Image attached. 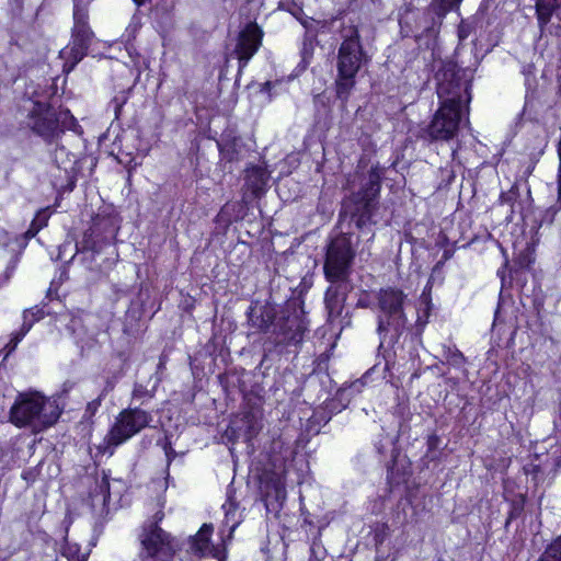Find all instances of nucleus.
<instances>
[{
    "mask_svg": "<svg viewBox=\"0 0 561 561\" xmlns=\"http://www.w3.org/2000/svg\"><path fill=\"white\" fill-rule=\"evenodd\" d=\"M436 81L440 106L431 124L422 129L420 137L430 141H447L458 131L462 108L471 100V83L456 80L453 65L437 70Z\"/></svg>",
    "mask_w": 561,
    "mask_h": 561,
    "instance_id": "obj_1",
    "label": "nucleus"
},
{
    "mask_svg": "<svg viewBox=\"0 0 561 561\" xmlns=\"http://www.w3.org/2000/svg\"><path fill=\"white\" fill-rule=\"evenodd\" d=\"M377 334L379 348L385 344H396L409 329V312L414 309L408 295L396 287L381 288L376 294Z\"/></svg>",
    "mask_w": 561,
    "mask_h": 561,
    "instance_id": "obj_2",
    "label": "nucleus"
},
{
    "mask_svg": "<svg viewBox=\"0 0 561 561\" xmlns=\"http://www.w3.org/2000/svg\"><path fill=\"white\" fill-rule=\"evenodd\" d=\"M61 411L57 399L46 398L38 391H25L18 393L9 420L16 427H30L39 433L54 425Z\"/></svg>",
    "mask_w": 561,
    "mask_h": 561,
    "instance_id": "obj_3",
    "label": "nucleus"
},
{
    "mask_svg": "<svg viewBox=\"0 0 561 561\" xmlns=\"http://www.w3.org/2000/svg\"><path fill=\"white\" fill-rule=\"evenodd\" d=\"M24 124L44 141L51 144L77 122L68 108H55L43 101H31Z\"/></svg>",
    "mask_w": 561,
    "mask_h": 561,
    "instance_id": "obj_4",
    "label": "nucleus"
},
{
    "mask_svg": "<svg viewBox=\"0 0 561 561\" xmlns=\"http://www.w3.org/2000/svg\"><path fill=\"white\" fill-rule=\"evenodd\" d=\"M474 33V21L461 20L457 30L459 43L455 50L454 60L444 61L438 70H444L447 65H453L455 79L471 83L481 59L477 53L476 39H472L470 45L465 44V41Z\"/></svg>",
    "mask_w": 561,
    "mask_h": 561,
    "instance_id": "obj_5",
    "label": "nucleus"
},
{
    "mask_svg": "<svg viewBox=\"0 0 561 561\" xmlns=\"http://www.w3.org/2000/svg\"><path fill=\"white\" fill-rule=\"evenodd\" d=\"M94 39V33L89 25L88 11L83 8L75 7L73 26L71 31V41L67 47L60 51V57L65 59L64 71L70 72L88 54L89 47Z\"/></svg>",
    "mask_w": 561,
    "mask_h": 561,
    "instance_id": "obj_6",
    "label": "nucleus"
},
{
    "mask_svg": "<svg viewBox=\"0 0 561 561\" xmlns=\"http://www.w3.org/2000/svg\"><path fill=\"white\" fill-rule=\"evenodd\" d=\"M340 28L342 43L337 53V72L357 75L369 60L363 49L358 28L353 23H340Z\"/></svg>",
    "mask_w": 561,
    "mask_h": 561,
    "instance_id": "obj_7",
    "label": "nucleus"
},
{
    "mask_svg": "<svg viewBox=\"0 0 561 561\" xmlns=\"http://www.w3.org/2000/svg\"><path fill=\"white\" fill-rule=\"evenodd\" d=\"M355 250L351 237L341 233L333 238L327 247L323 265L325 277L350 278Z\"/></svg>",
    "mask_w": 561,
    "mask_h": 561,
    "instance_id": "obj_8",
    "label": "nucleus"
},
{
    "mask_svg": "<svg viewBox=\"0 0 561 561\" xmlns=\"http://www.w3.org/2000/svg\"><path fill=\"white\" fill-rule=\"evenodd\" d=\"M152 416L139 408L123 410L112 425L106 442L108 446L117 447L147 427Z\"/></svg>",
    "mask_w": 561,
    "mask_h": 561,
    "instance_id": "obj_9",
    "label": "nucleus"
},
{
    "mask_svg": "<svg viewBox=\"0 0 561 561\" xmlns=\"http://www.w3.org/2000/svg\"><path fill=\"white\" fill-rule=\"evenodd\" d=\"M307 321L304 309L296 302H289L282 310V317L274 325L276 344H298L302 341Z\"/></svg>",
    "mask_w": 561,
    "mask_h": 561,
    "instance_id": "obj_10",
    "label": "nucleus"
},
{
    "mask_svg": "<svg viewBox=\"0 0 561 561\" xmlns=\"http://www.w3.org/2000/svg\"><path fill=\"white\" fill-rule=\"evenodd\" d=\"M164 514L158 512L154 515L156 523L145 531L141 543V558L144 561H170L175 552L176 545L157 523L163 518Z\"/></svg>",
    "mask_w": 561,
    "mask_h": 561,
    "instance_id": "obj_11",
    "label": "nucleus"
},
{
    "mask_svg": "<svg viewBox=\"0 0 561 561\" xmlns=\"http://www.w3.org/2000/svg\"><path fill=\"white\" fill-rule=\"evenodd\" d=\"M75 344L79 347L82 356L96 351L100 346L98 339L99 329L95 325V317L92 314L72 316L67 324Z\"/></svg>",
    "mask_w": 561,
    "mask_h": 561,
    "instance_id": "obj_12",
    "label": "nucleus"
},
{
    "mask_svg": "<svg viewBox=\"0 0 561 561\" xmlns=\"http://www.w3.org/2000/svg\"><path fill=\"white\" fill-rule=\"evenodd\" d=\"M264 33L255 22H249L234 38L230 56L239 64V72L248 65L251 58L262 46Z\"/></svg>",
    "mask_w": 561,
    "mask_h": 561,
    "instance_id": "obj_13",
    "label": "nucleus"
},
{
    "mask_svg": "<svg viewBox=\"0 0 561 561\" xmlns=\"http://www.w3.org/2000/svg\"><path fill=\"white\" fill-rule=\"evenodd\" d=\"M330 282L324 296V304L330 321L337 319L344 309L347 295L353 289L350 278L325 277Z\"/></svg>",
    "mask_w": 561,
    "mask_h": 561,
    "instance_id": "obj_14",
    "label": "nucleus"
},
{
    "mask_svg": "<svg viewBox=\"0 0 561 561\" xmlns=\"http://www.w3.org/2000/svg\"><path fill=\"white\" fill-rule=\"evenodd\" d=\"M344 206L350 208L351 217L360 233L367 236L368 240H371L374 238L373 226L376 224L373 220V216L377 208V203L350 198Z\"/></svg>",
    "mask_w": 561,
    "mask_h": 561,
    "instance_id": "obj_15",
    "label": "nucleus"
},
{
    "mask_svg": "<svg viewBox=\"0 0 561 561\" xmlns=\"http://www.w3.org/2000/svg\"><path fill=\"white\" fill-rule=\"evenodd\" d=\"M382 170L379 167H373L366 182L363 184L360 191L354 194L351 198L377 203V197L380 192Z\"/></svg>",
    "mask_w": 561,
    "mask_h": 561,
    "instance_id": "obj_16",
    "label": "nucleus"
},
{
    "mask_svg": "<svg viewBox=\"0 0 561 561\" xmlns=\"http://www.w3.org/2000/svg\"><path fill=\"white\" fill-rule=\"evenodd\" d=\"M248 324L251 329L260 332H267L271 328L274 329L276 322V312L272 307H263L257 312L255 308L250 307L248 312Z\"/></svg>",
    "mask_w": 561,
    "mask_h": 561,
    "instance_id": "obj_17",
    "label": "nucleus"
},
{
    "mask_svg": "<svg viewBox=\"0 0 561 561\" xmlns=\"http://www.w3.org/2000/svg\"><path fill=\"white\" fill-rule=\"evenodd\" d=\"M245 185L254 195L262 192L268 180V172L265 168L253 165L245 171Z\"/></svg>",
    "mask_w": 561,
    "mask_h": 561,
    "instance_id": "obj_18",
    "label": "nucleus"
},
{
    "mask_svg": "<svg viewBox=\"0 0 561 561\" xmlns=\"http://www.w3.org/2000/svg\"><path fill=\"white\" fill-rule=\"evenodd\" d=\"M101 247L92 239L91 234L84 233L81 242V248L77 247V253L81 252L82 261L87 264V267L91 271L100 268L99 264H94L95 256L100 253Z\"/></svg>",
    "mask_w": 561,
    "mask_h": 561,
    "instance_id": "obj_19",
    "label": "nucleus"
},
{
    "mask_svg": "<svg viewBox=\"0 0 561 561\" xmlns=\"http://www.w3.org/2000/svg\"><path fill=\"white\" fill-rule=\"evenodd\" d=\"M560 9L561 0H536V14L540 28H543Z\"/></svg>",
    "mask_w": 561,
    "mask_h": 561,
    "instance_id": "obj_20",
    "label": "nucleus"
},
{
    "mask_svg": "<svg viewBox=\"0 0 561 561\" xmlns=\"http://www.w3.org/2000/svg\"><path fill=\"white\" fill-rule=\"evenodd\" d=\"M340 23H345L342 19H332L330 21H319L314 19H305L301 21L302 26L306 30L305 37L316 39L320 34L319 27H330V30H340Z\"/></svg>",
    "mask_w": 561,
    "mask_h": 561,
    "instance_id": "obj_21",
    "label": "nucleus"
},
{
    "mask_svg": "<svg viewBox=\"0 0 561 561\" xmlns=\"http://www.w3.org/2000/svg\"><path fill=\"white\" fill-rule=\"evenodd\" d=\"M213 525L204 524L198 533L194 536L191 549L198 556H204L209 551L210 536L213 534Z\"/></svg>",
    "mask_w": 561,
    "mask_h": 561,
    "instance_id": "obj_22",
    "label": "nucleus"
},
{
    "mask_svg": "<svg viewBox=\"0 0 561 561\" xmlns=\"http://www.w3.org/2000/svg\"><path fill=\"white\" fill-rule=\"evenodd\" d=\"M355 77L354 73H339L337 79L335 81L336 85V96L342 103H345L348 100L351 91L355 85Z\"/></svg>",
    "mask_w": 561,
    "mask_h": 561,
    "instance_id": "obj_23",
    "label": "nucleus"
},
{
    "mask_svg": "<svg viewBox=\"0 0 561 561\" xmlns=\"http://www.w3.org/2000/svg\"><path fill=\"white\" fill-rule=\"evenodd\" d=\"M90 495L93 502L100 499L103 504H106V502L110 500V480L105 471H102L101 479L96 477L95 488L93 491H91Z\"/></svg>",
    "mask_w": 561,
    "mask_h": 561,
    "instance_id": "obj_24",
    "label": "nucleus"
},
{
    "mask_svg": "<svg viewBox=\"0 0 561 561\" xmlns=\"http://www.w3.org/2000/svg\"><path fill=\"white\" fill-rule=\"evenodd\" d=\"M49 219L48 208L41 209L35 215L34 219L31 222L30 228L24 232L23 238L25 242L34 238L41 229L47 226Z\"/></svg>",
    "mask_w": 561,
    "mask_h": 561,
    "instance_id": "obj_25",
    "label": "nucleus"
},
{
    "mask_svg": "<svg viewBox=\"0 0 561 561\" xmlns=\"http://www.w3.org/2000/svg\"><path fill=\"white\" fill-rule=\"evenodd\" d=\"M222 508L225 511L226 525H228L230 527V531H233L240 523V515L238 514V505L236 502L228 499V501L222 505Z\"/></svg>",
    "mask_w": 561,
    "mask_h": 561,
    "instance_id": "obj_26",
    "label": "nucleus"
},
{
    "mask_svg": "<svg viewBox=\"0 0 561 561\" xmlns=\"http://www.w3.org/2000/svg\"><path fill=\"white\" fill-rule=\"evenodd\" d=\"M461 1L462 0H433L430 10L442 19L447 12L458 8Z\"/></svg>",
    "mask_w": 561,
    "mask_h": 561,
    "instance_id": "obj_27",
    "label": "nucleus"
},
{
    "mask_svg": "<svg viewBox=\"0 0 561 561\" xmlns=\"http://www.w3.org/2000/svg\"><path fill=\"white\" fill-rule=\"evenodd\" d=\"M519 196L518 185L515 183L507 192H503L500 195L501 204H507L512 208V213L522 211L517 198Z\"/></svg>",
    "mask_w": 561,
    "mask_h": 561,
    "instance_id": "obj_28",
    "label": "nucleus"
},
{
    "mask_svg": "<svg viewBox=\"0 0 561 561\" xmlns=\"http://www.w3.org/2000/svg\"><path fill=\"white\" fill-rule=\"evenodd\" d=\"M538 561H561V538L556 539Z\"/></svg>",
    "mask_w": 561,
    "mask_h": 561,
    "instance_id": "obj_29",
    "label": "nucleus"
},
{
    "mask_svg": "<svg viewBox=\"0 0 561 561\" xmlns=\"http://www.w3.org/2000/svg\"><path fill=\"white\" fill-rule=\"evenodd\" d=\"M446 363L453 367L461 368L465 365L466 358L462 353L456 348L447 347L444 351Z\"/></svg>",
    "mask_w": 561,
    "mask_h": 561,
    "instance_id": "obj_30",
    "label": "nucleus"
},
{
    "mask_svg": "<svg viewBox=\"0 0 561 561\" xmlns=\"http://www.w3.org/2000/svg\"><path fill=\"white\" fill-rule=\"evenodd\" d=\"M46 312L43 307L35 306L33 308L26 309L23 312V322L31 323V328L33 324L45 317Z\"/></svg>",
    "mask_w": 561,
    "mask_h": 561,
    "instance_id": "obj_31",
    "label": "nucleus"
},
{
    "mask_svg": "<svg viewBox=\"0 0 561 561\" xmlns=\"http://www.w3.org/2000/svg\"><path fill=\"white\" fill-rule=\"evenodd\" d=\"M524 506H525V496L524 495H519L517 499L513 500L506 523L508 524L511 520L519 517L524 511Z\"/></svg>",
    "mask_w": 561,
    "mask_h": 561,
    "instance_id": "obj_32",
    "label": "nucleus"
},
{
    "mask_svg": "<svg viewBox=\"0 0 561 561\" xmlns=\"http://www.w3.org/2000/svg\"><path fill=\"white\" fill-rule=\"evenodd\" d=\"M31 330V323L23 322L20 331L12 334L11 341L8 344V347L10 348L9 352H12L15 350L18 344L22 341V339L25 336V334Z\"/></svg>",
    "mask_w": 561,
    "mask_h": 561,
    "instance_id": "obj_33",
    "label": "nucleus"
},
{
    "mask_svg": "<svg viewBox=\"0 0 561 561\" xmlns=\"http://www.w3.org/2000/svg\"><path fill=\"white\" fill-rule=\"evenodd\" d=\"M316 39L304 37L301 57L305 62H309L313 55Z\"/></svg>",
    "mask_w": 561,
    "mask_h": 561,
    "instance_id": "obj_34",
    "label": "nucleus"
},
{
    "mask_svg": "<svg viewBox=\"0 0 561 561\" xmlns=\"http://www.w3.org/2000/svg\"><path fill=\"white\" fill-rule=\"evenodd\" d=\"M126 101H127V95H126L125 92H119L111 101L110 106L113 107V111H114V114H115L116 118L119 117V113L122 111L123 105L126 103Z\"/></svg>",
    "mask_w": 561,
    "mask_h": 561,
    "instance_id": "obj_35",
    "label": "nucleus"
},
{
    "mask_svg": "<svg viewBox=\"0 0 561 561\" xmlns=\"http://www.w3.org/2000/svg\"><path fill=\"white\" fill-rule=\"evenodd\" d=\"M152 393L144 386V385H140V383H136L134 386V389H133V399L136 400V399H142V398H152Z\"/></svg>",
    "mask_w": 561,
    "mask_h": 561,
    "instance_id": "obj_36",
    "label": "nucleus"
},
{
    "mask_svg": "<svg viewBox=\"0 0 561 561\" xmlns=\"http://www.w3.org/2000/svg\"><path fill=\"white\" fill-rule=\"evenodd\" d=\"M244 422L248 424L244 437L247 440H250L254 435L257 434L260 427L252 422V419L249 415L245 416Z\"/></svg>",
    "mask_w": 561,
    "mask_h": 561,
    "instance_id": "obj_37",
    "label": "nucleus"
},
{
    "mask_svg": "<svg viewBox=\"0 0 561 561\" xmlns=\"http://www.w3.org/2000/svg\"><path fill=\"white\" fill-rule=\"evenodd\" d=\"M558 158H559V168H558V197L561 201V137L558 144Z\"/></svg>",
    "mask_w": 561,
    "mask_h": 561,
    "instance_id": "obj_38",
    "label": "nucleus"
},
{
    "mask_svg": "<svg viewBox=\"0 0 561 561\" xmlns=\"http://www.w3.org/2000/svg\"><path fill=\"white\" fill-rule=\"evenodd\" d=\"M163 449H164V453H165V456H167V459H168V462H170L174 456H175V451L174 449L171 447V443L165 440L164 444H163Z\"/></svg>",
    "mask_w": 561,
    "mask_h": 561,
    "instance_id": "obj_39",
    "label": "nucleus"
},
{
    "mask_svg": "<svg viewBox=\"0 0 561 561\" xmlns=\"http://www.w3.org/2000/svg\"><path fill=\"white\" fill-rule=\"evenodd\" d=\"M275 85V83L271 81H266L262 84L261 91L270 93L271 89Z\"/></svg>",
    "mask_w": 561,
    "mask_h": 561,
    "instance_id": "obj_40",
    "label": "nucleus"
},
{
    "mask_svg": "<svg viewBox=\"0 0 561 561\" xmlns=\"http://www.w3.org/2000/svg\"><path fill=\"white\" fill-rule=\"evenodd\" d=\"M73 386H75V383L72 381L64 382L61 394H66L70 389H72Z\"/></svg>",
    "mask_w": 561,
    "mask_h": 561,
    "instance_id": "obj_41",
    "label": "nucleus"
},
{
    "mask_svg": "<svg viewBox=\"0 0 561 561\" xmlns=\"http://www.w3.org/2000/svg\"><path fill=\"white\" fill-rule=\"evenodd\" d=\"M427 318V316L425 317ZM426 319H423V317L421 316H417V319H416V325L420 328V329H423V327L425 325L426 323Z\"/></svg>",
    "mask_w": 561,
    "mask_h": 561,
    "instance_id": "obj_42",
    "label": "nucleus"
},
{
    "mask_svg": "<svg viewBox=\"0 0 561 561\" xmlns=\"http://www.w3.org/2000/svg\"><path fill=\"white\" fill-rule=\"evenodd\" d=\"M534 169H535V163H530V164L526 168V170H525L524 174H525L526 176H529V175L533 173Z\"/></svg>",
    "mask_w": 561,
    "mask_h": 561,
    "instance_id": "obj_43",
    "label": "nucleus"
},
{
    "mask_svg": "<svg viewBox=\"0 0 561 561\" xmlns=\"http://www.w3.org/2000/svg\"><path fill=\"white\" fill-rule=\"evenodd\" d=\"M319 28H320V34H325L329 32H339L340 33V30H330V27H319Z\"/></svg>",
    "mask_w": 561,
    "mask_h": 561,
    "instance_id": "obj_44",
    "label": "nucleus"
},
{
    "mask_svg": "<svg viewBox=\"0 0 561 561\" xmlns=\"http://www.w3.org/2000/svg\"><path fill=\"white\" fill-rule=\"evenodd\" d=\"M357 306L362 307V308H366V307H368V304L365 300L359 299L358 302H357Z\"/></svg>",
    "mask_w": 561,
    "mask_h": 561,
    "instance_id": "obj_45",
    "label": "nucleus"
},
{
    "mask_svg": "<svg viewBox=\"0 0 561 561\" xmlns=\"http://www.w3.org/2000/svg\"><path fill=\"white\" fill-rule=\"evenodd\" d=\"M100 403V401H94L88 404V410H94V408Z\"/></svg>",
    "mask_w": 561,
    "mask_h": 561,
    "instance_id": "obj_46",
    "label": "nucleus"
},
{
    "mask_svg": "<svg viewBox=\"0 0 561 561\" xmlns=\"http://www.w3.org/2000/svg\"><path fill=\"white\" fill-rule=\"evenodd\" d=\"M100 403V401H94L88 404V410H94V408Z\"/></svg>",
    "mask_w": 561,
    "mask_h": 561,
    "instance_id": "obj_47",
    "label": "nucleus"
},
{
    "mask_svg": "<svg viewBox=\"0 0 561 561\" xmlns=\"http://www.w3.org/2000/svg\"><path fill=\"white\" fill-rule=\"evenodd\" d=\"M138 5L142 4L146 0H134Z\"/></svg>",
    "mask_w": 561,
    "mask_h": 561,
    "instance_id": "obj_48",
    "label": "nucleus"
},
{
    "mask_svg": "<svg viewBox=\"0 0 561 561\" xmlns=\"http://www.w3.org/2000/svg\"><path fill=\"white\" fill-rule=\"evenodd\" d=\"M500 319L499 317V311L495 312V321H497Z\"/></svg>",
    "mask_w": 561,
    "mask_h": 561,
    "instance_id": "obj_49",
    "label": "nucleus"
},
{
    "mask_svg": "<svg viewBox=\"0 0 561 561\" xmlns=\"http://www.w3.org/2000/svg\"><path fill=\"white\" fill-rule=\"evenodd\" d=\"M158 368H163V363L162 362L159 363Z\"/></svg>",
    "mask_w": 561,
    "mask_h": 561,
    "instance_id": "obj_50",
    "label": "nucleus"
},
{
    "mask_svg": "<svg viewBox=\"0 0 561 561\" xmlns=\"http://www.w3.org/2000/svg\"><path fill=\"white\" fill-rule=\"evenodd\" d=\"M218 146H219L220 150H222V149H224V146H222V144H221V142H218Z\"/></svg>",
    "mask_w": 561,
    "mask_h": 561,
    "instance_id": "obj_51",
    "label": "nucleus"
},
{
    "mask_svg": "<svg viewBox=\"0 0 561 561\" xmlns=\"http://www.w3.org/2000/svg\"><path fill=\"white\" fill-rule=\"evenodd\" d=\"M0 233H4L3 229H0Z\"/></svg>",
    "mask_w": 561,
    "mask_h": 561,
    "instance_id": "obj_52",
    "label": "nucleus"
}]
</instances>
